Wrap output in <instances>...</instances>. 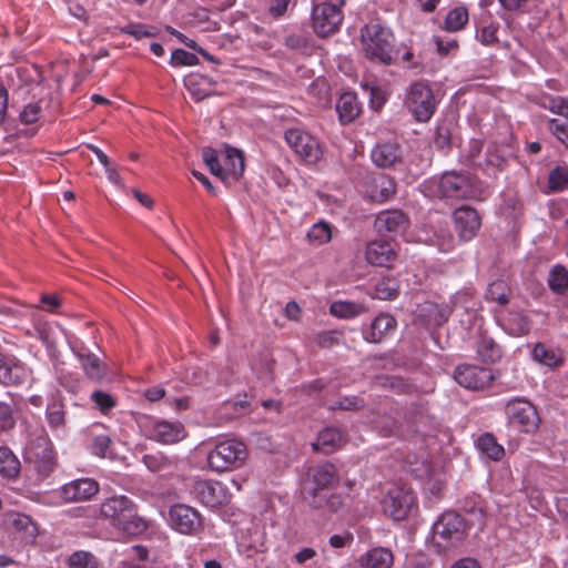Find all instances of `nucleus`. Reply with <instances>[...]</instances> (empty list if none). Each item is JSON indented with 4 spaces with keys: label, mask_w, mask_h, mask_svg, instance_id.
I'll return each instance as SVG.
<instances>
[{
    "label": "nucleus",
    "mask_w": 568,
    "mask_h": 568,
    "mask_svg": "<svg viewBox=\"0 0 568 568\" xmlns=\"http://www.w3.org/2000/svg\"><path fill=\"white\" fill-rule=\"evenodd\" d=\"M361 40L365 57L372 61L390 64L398 59L409 61L413 58L409 50L399 57V51L393 44V32L378 22L364 26L361 29Z\"/></svg>",
    "instance_id": "obj_1"
},
{
    "label": "nucleus",
    "mask_w": 568,
    "mask_h": 568,
    "mask_svg": "<svg viewBox=\"0 0 568 568\" xmlns=\"http://www.w3.org/2000/svg\"><path fill=\"white\" fill-rule=\"evenodd\" d=\"M100 516L129 536H139L148 529L146 521L136 515L135 505L125 496L106 498L100 506Z\"/></svg>",
    "instance_id": "obj_2"
},
{
    "label": "nucleus",
    "mask_w": 568,
    "mask_h": 568,
    "mask_svg": "<svg viewBox=\"0 0 568 568\" xmlns=\"http://www.w3.org/2000/svg\"><path fill=\"white\" fill-rule=\"evenodd\" d=\"M339 485L336 467L326 462L307 468L302 484V496L307 504L318 503V496L331 491Z\"/></svg>",
    "instance_id": "obj_3"
},
{
    "label": "nucleus",
    "mask_w": 568,
    "mask_h": 568,
    "mask_svg": "<svg viewBox=\"0 0 568 568\" xmlns=\"http://www.w3.org/2000/svg\"><path fill=\"white\" fill-rule=\"evenodd\" d=\"M466 528L465 519L460 515L447 511L434 523L432 541L436 547L446 549L464 540Z\"/></svg>",
    "instance_id": "obj_4"
},
{
    "label": "nucleus",
    "mask_w": 568,
    "mask_h": 568,
    "mask_svg": "<svg viewBox=\"0 0 568 568\" xmlns=\"http://www.w3.org/2000/svg\"><path fill=\"white\" fill-rule=\"evenodd\" d=\"M247 458L244 443L235 439L219 443L209 454L207 463L211 469L222 473L231 468L241 467Z\"/></svg>",
    "instance_id": "obj_5"
},
{
    "label": "nucleus",
    "mask_w": 568,
    "mask_h": 568,
    "mask_svg": "<svg viewBox=\"0 0 568 568\" xmlns=\"http://www.w3.org/2000/svg\"><path fill=\"white\" fill-rule=\"evenodd\" d=\"M506 415L510 425L521 432L535 433L539 428L540 418L536 407L528 400L515 398L507 403Z\"/></svg>",
    "instance_id": "obj_6"
},
{
    "label": "nucleus",
    "mask_w": 568,
    "mask_h": 568,
    "mask_svg": "<svg viewBox=\"0 0 568 568\" xmlns=\"http://www.w3.org/2000/svg\"><path fill=\"white\" fill-rule=\"evenodd\" d=\"M26 458L33 465L34 470L42 479L52 473L55 465L52 445L45 436H39L30 442L26 450Z\"/></svg>",
    "instance_id": "obj_7"
},
{
    "label": "nucleus",
    "mask_w": 568,
    "mask_h": 568,
    "mask_svg": "<svg viewBox=\"0 0 568 568\" xmlns=\"http://www.w3.org/2000/svg\"><path fill=\"white\" fill-rule=\"evenodd\" d=\"M285 141L294 152L305 162L314 164L321 160L323 151L318 141L300 129H290L285 132Z\"/></svg>",
    "instance_id": "obj_8"
},
{
    "label": "nucleus",
    "mask_w": 568,
    "mask_h": 568,
    "mask_svg": "<svg viewBox=\"0 0 568 568\" xmlns=\"http://www.w3.org/2000/svg\"><path fill=\"white\" fill-rule=\"evenodd\" d=\"M415 503L413 493L405 487L390 488L382 500V508L385 515L394 520L405 519Z\"/></svg>",
    "instance_id": "obj_9"
},
{
    "label": "nucleus",
    "mask_w": 568,
    "mask_h": 568,
    "mask_svg": "<svg viewBox=\"0 0 568 568\" xmlns=\"http://www.w3.org/2000/svg\"><path fill=\"white\" fill-rule=\"evenodd\" d=\"M453 436L448 427L428 419V453L443 468L449 458Z\"/></svg>",
    "instance_id": "obj_10"
},
{
    "label": "nucleus",
    "mask_w": 568,
    "mask_h": 568,
    "mask_svg": "<svg viewBox=\"0 0 568 568\" xmlns=\"http://www.w3.org/2000/svg\"><path fill=\"white\" fill-rule=\"evenodd\" d=\"M454 378L467 389L481 390L490 386L495 376L490 368L463 364L456 367Z\"/></svg>",
    "instance_id": "obj_11"
},
{
    "label": "nucleus",
    "mask_w": 568,
    "mask_h": 568,
    "mask_svg": "<svg viewBox=\"0 0 568 568\" xmlns=\"http://www.w3.org/2000/svg\"><path fill=\"white\" fill-rule=\"evenodd\" d=\"M312 20L314 31L325 38L337 31L343 21V14L335 4L321 3L314 7Z\"/></svg>",
    "instance_id": "obj_12"
},
{
    "label": "nucleus",
    "mask_w": 568,
    "mask_h": 568,
    "mask_svg": "<svg viewBox=\"0 0 568 568\" xmlns=\"http://www.w3.org/2000/svg\"><path fill=\"white\" fill-rule=\"evenodd\" d=\"M192 493L199 501L212 508L225 505L230 500L226 488L220 481L195 480Z\"/></svg>",
    "instance_id": "obj_13"
},
{
    "label": "nucleus",
    "mask_w": 568,
    "mask_h": 568,
    "mask_svg": "<svg viewBox=\"0 0 568 568\" xmlns=\"http://www.w3.org/2000/svg\"><path fill=\"white\" fill-rule=\"evenodd\" d=\"M171 525L175 530L185 535H194L202 530V517L192 507L174 505L170 508Z\"/></svg>",
    "instance_id": "obj_14"
},
{
    "label": "nucleus",
    "mask_w": 568,
    "mask_h": 568,
    "mask_svg": "<svg viewBox=\"0 0 568 568\" xmlns=\"http://www.w3.org/2000/svg\"><path fill=\"white\" fill-rule=\"evenodd\" d=\"M455 229L460 240H473L481 225V219L474 207L462 205L453 213Z\"/></svg>",
    "instance_id": "obj_15"
},
{
    "label": "nucleus",
    "mask_w": 568,
    "mask_h": 568,
    "mask_svg": "<svg viewBox=\"0 0 568 568\" xmlns=\"http://www.w3.org/2000/svg\"><path fill=\"white\" fill-rule=\"evenodd\" d=\"M404 105L415 121H426V83L423 81L413 82L405 95Z\"/></svg>",
    "instance_id": "obj_16"
},
{
    "label": "nucleus",
    "mask_w": 568,
    "mask_h": 568,
    "mask_svg": "<svg viewBox=\"0 0 568 568\" xmlns=\"http://www.w3.org/2000/svg\"><path fill=\"white\" fill-rule=\"evenodd\" d=\"M99 484L91 478L72 480L62 487V498L68 503L85 501L95 496Z\"/></svg>",
    "instance_id": "obj_17"
},
{
    "label": "nucleus",
    "mask_w": 568,
    "mask_h": 568,
    "mask_svg": "<svg viewBox=\"0 0 568 568\" xmlns=\"http://www.w3.org/2000/svg\"><path fill=\"white\" fill-rule=\"evenodd\" d=\"M397 253L389 241H373L366 247V260L369 264L381 267H392Z\"/></svg>",
    "instance_id": "obj_18"
},
{
    "label": "nucleus",
    "mask_w": 568,
    "mask_h": 568,
    "mask_svg": "<svg viewBox=\"0 0 568 568\" xmlns=\"http://www.w3.org/2000/svg\"><path fill=\"white\" fill-rule=\"evenodd\" d=\"M439 190L443 196L448 199H468L473 195L469 181L459 174H444L439 181Z\"/></svg>",
    "instance_id": "obj_19"
},
{
    "label": "nucleus",
    "mask_w": 568,
    "mask_h": 568,
    "mask_svg": "<svg viewBox=\"0 0 568 568\" xmlns=\"http://www.w3.org/2000/svg\"><path fill=\"white\" fill-rule=\"evenodd\" d=\"M408 225L406 214L400 210H388L381 212L375 219V230L379 233H400Z\"/></svg>",
    "instance_id": "obj_20"
},
{
    "label": "nucleus",
    "mask_w": 568,
    "mask_h": 568,
    "mask_svg": "<svg viewBox=\"0 0 568 568\" xmlns=\"http://www.w3.org/2000/svg\"><path fill=\"white\" fill-rule=\"evenodd\" d=\"M397 326L395 317L387 313H381L377 315L367 333H365V339L369 343H381L389 334H392Z\"/></svg>",
    "instance_id": "obj_21"
},
{
    "label": "nucleus",
    "mask_w": 568,
    "mask_h": 568,
    "mask_svg": "<svg viewBox=\"0 0 568 568\" xmlns=\"http://www.w3.org/2000/svg\"><path fill=\"white\" fill-rule=\"evenodd\" d=\"M184 84L196 102L217 94L213 89L215 82L202 74L192 73L187 75L184 80Z\"/></svg>",
    "instance_id": "obj_22"
},
{
    "label": "nucleus",
    "mask_w": 568,
    "mask_h": 568,
    "mask_svg": "<svg viewBox=\"0 0 568 568\" xmlns=\"http://www.w3.org/2000/svg\"><path fill=\"white\" fill-rule=\"evenodd\" d=\"M235 366L236 365L231 357H227L224 363H221L219 368L215 363H209L204 372L199 371V373H194V378L197 379L196 382L199 384H204L210 381V371H217V382L229 384L235 374Z\"/></svg>",
    "instance_id": "obj_23"
},
{
    "label": "nucleus",
    "mask_w": 568,
    "mask_h": 568,
    "mask_svg": "<svg viewBox=\"0 0 568 568\" xmlns=\"http://www.w3.org/2000/svg\"><path fill=\"white\" fill-rule=\"evenodd\" d=\"M24 377V368L14 359L0 353V383L7 386L20 385Z\"/></svg>",
    "instance_id": "obj_24"
},
{
    "label": "nucleus",
    "mask_w": 568,
    "mask_h": 568,
    "mask_svg": "<svg viewBox=\"0 0 568 568\" xmlns=\"http://www.w3.org/2000/svg\"><path fill=\"white\" fill-rule=\"evenodd\" d=\"M372 160L379 168H389L402 160L400 148L397 143H382L372 151Z\"/></svg>",
    "instance_id": "obj_25"
},
{
    "label": "nucleus",
    "mask_w": 568,
    "mask_h": 568,
    "mask_svg": "<svg viewBox=\"0 0 568 568\" xmlns=\"http://www.w3.org/2000/svg\"><path fill=\"white\" fill-rule=\"evenodd\" d=\"M344 444L342 433L335 427H327L320 432L317 440L313 443V449L329 455Z\"/></svg>",
    "instance_id": "obj_26"
},
{
    "label": "nucleus",
    "mask_w": 568,
    "mask_h": 568,
    "mask_svg": "<svg viewBox=\"0 0 568 568\" xmlns=\"http://www.w3.org/2000/svg\"><path fill=\"white\" fill-rule=\"evenodd\" d=\"M153 436L161 443L174 444L184 438L185 432L181 423L161 420L154 424Z\"/></svg>",
    "instance_id": "obj_27"
},
{
    "label": "nucleus",
    "mask_w": 568,
    "mask_h": 568,
    "mask_svg": "<svg viewBox=\"0 0 568 568\" xmlns=\"http://www.w3.org/2000/svg\"><path fill=\"white\" fill-rule=\"evenodd\" d=\"M513 298V290L505 280H496L488 284L485 300L496 303L499 307H506Z\"/></svg>",
    "instance_id": "obj_28"
},
{
    "label": "nucleus",
    "mask_w": 568,
    "mask_h": 568,
    "mask_svg": "<svg viewBox=\"0 0 568 568\" xmlns=\"http://www.w3.org/2000/svg\"><path fill=\"white\" fill-rule=\"evenodd\" d=\"M336 111L338 112L339 120L343 123L354 121L361 113L357 97L351 92L343 93L337 100Z\"/></svg>",
    "instance_id": "obj_29"
},
{
    "label": "nucleus",
    "mask_w": 568,
    "mask_h": 568,
    "mask_svg": "<svg viewBox=\"0 0 568 568\" xmlns=\"http://www.w3.org/2000/svg\"><path fill=\"white\" fill-rule=\"evenodd\" d=\"M77 356L81 361L82 367H83L88 378L95 381V382H101L105 377V375H106L105 367L101 363L100 358L97 355H94L92 353L84 354V353L78 352Z\"/></svg>",
    "instance_id": "obj_30"
},
{
    "label": "nucleus",
    "mask_w": 568,
    "mask_h": 568,
    "mask_svg": "<svg viewBox=\"0 0 568 568\" xmlns=\"http://www.w3.org/2000/svg\"><path fill=\"white\" fill-rule=\"evenodd\" d=\"M503 326L513 336H524L530 331V321L524 313L509 312Z\"/></svg>",
    "instance_id": "obj_31"
},
{
    "label": "nucleus",
    "mask_w": 568,
    "mask_h": 568,
    "mask_svg": "<svg viewBox=\"0 0 568 568\" xmlns=\"http://www.w3.org/2000/svg\"><path fill=\"white\" fill-rule=\"evenodd\" d=\"M477 447L481 454L496 462L505 456L504 447L497 443L496 437L490 433H485L478 437Z\"/></svg>",
    "instance_id": "obj_32"
},
{
    "label": "nucleus",
    "mask_w": 568,
    "mask_h": 568,
    "mask_svg": "<svg viewBox=\"0 0 568 568\" xmlns=\"http://www.w3.org/2000/svg\"><path fill=\"white\" fill-rule=\"evenodd\" d=\"M395 182L387 175L379 174L374 178V185L371 192L372 200L376 202H384L395 193Z\"/></svg>",
    "instance_id": "obj_33"
},
{
    "label": "nucleus",
    "mask_w": 568,
    "mask_h": 568,
    "mask_svg": "<svg viewBox=\"0 0 568 568\" xmlns=\"http://www.w3.org/2000/svg\"><path fill=\"white\" fill-rule=\"evenodd\" d=\"M329 312L339 318H352L366 312V307L361 303L337 301L331 304Z\"/></svg>",
    "instance_id": "obj_34"
},
{
    "label": "nucleus",
    "mask_w": 568,
    "mask_h": 568,
    "mask_svg": "<svg viewBox=\"0 0 568 568\" xmlns=\"http://www.w3.org/2000/svg\"><path fill=\"white\" fill-rule=\"evenodd\" d=\"M225 165V171H227L235 180H239L243 175L245 169L244 154L242 151L229 146L226 149Z\"/></svg>",
    "instance_id": "obj_35"
},
{
    "label": "nucleus",
    "mask_w": 568,
    "mask_h": 568,
    "mask_svg": "<svg viewBox=\"0 0 568 568\" xmlns=\"http://www.w3.org/2000/svg\"><path fill=\"white\" fill-rule=\"evenodd\" d=\"M366 568H389L393 565V554L386 548H374L365 558Z\"/></svg>",
    "instance_id": "obj_36"
},
{
    "label": "nucleus",
    "mask_w": 568,
    "mask_h": 568,
    "mask_svg": "<svg viewBox=\"0 0 568 568\" xmlns=\"http://www.w3.org/2000/svg\"><path fill=\"white\" fill-rule=\"evenodd\" d=\"M478 356L485 363H495L501 357L500 347L497 343L487 336H481L477 346Z\"/></svg>",
    "instance_id": "obj_37"
},
{
    "label": "nucleus",
    "mask_w": 568,
    "mask_h": 568,
    "mask_svg": "<svg viewBox=\"0 0 568 568\" xmlns=\"http://www.w3.org/2000/svg\"><path fill=\"white\" fill-rule=\"evenodd\" d=\"M20 462L7 447H0V474L13 478L19 474Z\"/></svg>",
    "instance_id": "obj_38"
},
{
    "label": "nucleus",
    "mask_w": 568,
    "mask_h": 568,
    "mask_svg": "<svg viewBox=\"0 0 568 568\" xmlns=\"http://www.w3.org/2000/svg\"><path fill=\"white\" fill-rule=\"evenodd\" d=\"M468 22V11L465 7H456L450 10L444 21V29L449 32L462 30Z\"/></svg>",
    "instance_id": "obj_39"
},
{
    "label": "nucleus",
    "mask_w": 568,
    "mask_h": 568,
    "mask_svg": "<svg viewBox=\"0 0 568 568\" xmlns=\"http://www.w3.org/2000/svg\"><path fill=\"white\" fill-rule=\"evenodd\" d=\"M432 227L434 229V235L433 239L430 240V244L436 245L440 252L452 251L455 246V239L450 233L448 225H438L437 229L433 225Z\"/></svg>",
    "instance_id": "obj_40"
},
{
    "label": "nucleus",
    "mask_w": 568,
    "mask_h": 568,
    "mask_svg": "<svg viewBox=\"0 0 568 568\" xmlns=\"http://www.w3.org/2000/svg\"><path fill=\"white\" fill-rule=\"evenodd\" d=\"M318 503L308 504L311 507L316 509H327L328 511L336 513L343 508L345 498L341 494L325 493L317 497Z\"/></svg>",
    "instance_id": "obj_41"
},
{
    "label": "nucleus",
    "mask_w": 568,
    "mask_h": 568,
    "mask_svg": "<svg viewBox=\"0 0 568 568\" xmlns=\"http://www.w3.org/2000/svg\"><path fill=\"white\" fill-rule=\"evenodd\" d=\"M69 568H98L97 558L89 551L79 550L68 558Z\"/></svg>",
    "instance_id": "obj_42"
},
{
    "label": "nucleus",
    "mask_w": 568,
    "mask_h": 568,
    "mask_svg": "<svg viewBox=\"0 0 568 568\" xmlns=\"http://www.w3.org/2000/svg\"><path fill=\"white\" fill-rule=\"evenodd\" d=\"M548 284L554 292L562 293L568 287V271L564 266H555L550 272Z\"/></svg>",
    "instance_id": "obj_43"
},
{
    "label": "nucleus",
    "mask_w": 568,
    "mask_h": 568,
    "mask_svg": "<svg viewBox=\"0 0 568 568\" xmlns=\"http://www.w3.org/2000/svg\"><path fill=\"white\" fill-rule=\"evenodd\" d=\"M202 156L211 173L222 180H225V169L220 165L217 152L213 148H204Z\"/></svg>",
    "instance_id": "obj_44"
},
{
    "label": "nucleus",
    "mask_w": 568,
    "mask_h": 568,
    "mask_svg": "<svg viewBox=\"0 0 568 568\" xmlns=\"http://www.w3.org/2000/svg\"><path fill=\"white\" fill-rule=\"evenodd\" d=\"M307 237L311 242H315L317 244H325L331 241L332 231L331 226L326 222H318L312 226V229L307 232Z\"/></svg>",
    "instance_id": "obj_45"
},
{
    "label": "nucleus",
    "mask_w": 568,
    "mask_h": 568,
    "mask_svg": "<svg viewBox=\"0 0 568 568\" xmlns=\"http://www.w3.org/2000/svg\"><path fill=\"white\" fill-rule=\"evenodd\" d=\"M398 284L390 278H383L375 286V296L379 300H393L398 294Z\"/></svg>",
    "instance_id": "obj_46"
},
{
    "label": "nucleus",
    "mask_w": 568,
    "mask_h": 568,
    "mask_svg": "<svg viewBox=\"0 0 568 568\" xmlns=\"http://www.w3.org/2000/svg\"><path fill=\"white\" fill-rule=\"evenodd\" d=\"M549 189L552 191H562L568 186V169L557 166L550 171L548 178Z\"/></svg>",
    "instance_id": "obj_47"
},
{
    "label": "nucleus",
    "mask_w": 568,
    "mask_h": 568,
    "mask_svg": "<svg viewBox=\"0 0 568 568\" xmlns=\"http://www.w3.org/2000/svg\"><path fill=\"white\" fill-rule=\"evenodd\" d=\"M47 417L51 427L58 428L63 426L65 422L63 404L61 402L50 404L47 408Z\"/></svg>",
    "instance_id": "obj_48"
},
{
    "label": "nucleus",
    "mask_w": 568,
    "mask_h": 568,
    "mask_svg": "<svg viewBox=\"0 0 568 568\" xmlns=\"http://www.w3.org/2000/svg\"><path fill=\"white\" fill-rule=\"evenodd\" d=\"M532 356L537 362L550 367L558 365L560 362L556 354L552 351L547 349L541 343L536 344L532 349Z\"/></svg>",
    "instance_id": "obj_49"
},
{
    "label": "nucleus",
    "mask_w": 568,
    "mask_h": 568,
    "mask_svg": "<svg viewBox=\"0 0 568 568\" xmlns=\"http://www.w3.org/2000/svg\"><path fill=\"white\" fill-rule=\"evenodd\" d=\"M154 28H148L142 23H130L125 27L120 28V32L124 34H130L135 39L142 38H152L156 36V32L153 30Z\"/></svg>",
    "instance_id": "obj_50"
},
{
    "label": "nucleus",
    "mask_w": 568,
    "mask_h": 568,
    "mask_svg": "<svg viewBox=\"0 0 568 568\" xmlns=\"http://www.w3.org/2000/svg\"><path fill=\"white\" fill-rule=\"evenodd\" d=\"M450 308L448 305H438L428 303V322H433L436 325H442L448 320Z\"/></svg>",
    "instance_id": "obj_51"
},
{
    "label": "nucleus",
    "mask_w": 568,
    "mask_h": 568,
    "mask_svg": "<svg viewBox=\"0 0 568 568\" xmlns=\"http://www.w3.org/2000/svg\"><path fill=\"white\" fill-rule=\"evenodd\" d=\"M498 24L490 23L481 27L477 32V39L485 45H493L498 42Z\"/></svg>",
    "instance_id": "obj_52"
},
{
    "label": "nucleus",
    "mask_w": 568,
    "mask_h": 568,
    "mask_svg": "<svg viewBox=\"0 0 568 568\" xmlns=\"http://www.w3.org/2000/svg\"><path fill=\"white\" fill-rule=\"evenodd\" d=\"M199 62V58L191 52L183 49H176L172 52L171 63L173 65H195Z\"/></svg>",
    "instance_id": "obj_53"
},
{
    "label": "nucleus",
    "mask_w": 568,
    "mask_h": 568,
    "mask_svg": "<svg viewBox=\"0 0 568 568\" xmlns=\"http://www.w3.org/2000/svg\"><path fill=\"white\" fill-rule=\"evenodd\" d=\"M91 398L103 414L108 413L115 406L114 398L102 390L93 392Z\"/></svg>",
    "instance_id": "obj_54"
},
{
    "label": "nucleus",
    "mask_w": 568,
    "mask_h": 568,
    "mask_svg": "<svg viewBox=\"0 0 568 568\" xmlns=\"http://www.w3.org/2000/svg\"><path fill=\"white\" fill-rule=\"evenodd\" d=\"M16 425L13 410L7 403L0 402V430H9Z\"/></svg>",
    "instance_id": "obj_55"
},
{
    "label": "nucleus",
    "mask_w": 568,
    "mask_h": 568,
    "mask_svg": "<svg viewBox=\"0 0 568 568\" xmlns=\"http://www.w3.org/2000/svg\"><path fill=\"white\" fill-rule=\"evenodd\" d=\"M41 106L38 103H29L20 112L19 119L23 124H33L38 121Z\"/></svg>",
    "instance_id": "obj_56"
},
{
    "label": "nucleus",
    "mask_w": 568,
    "mask_h": 568,
    "mask_svg": "<svg viewBox=\"0 0 568 568\" xmlns=\"http://www.w3.org/2000/svg\"><path fill=\"white\" fill-rule=\"evenodd\" d=\"M548 129L568 149V124L559 123L557 119H550Z\"/></svg>",
    "instance_id": "obj_57"
},
{
    "label": "nucleus",
    "mask_w": 568,
    "mask_h": 568,
    "mask_svg": "<svg viewBox=\"0 0 568 568\" xmlns=\"http://www.w3.org/2000/svg\"><path fill=\"white\" fill-rule=\"evenodd\" d=\"M437 466V469L434 470V483L432 484L430 491L434 496L442 497L446 487V479L444 467L442 468L438 463Z\"/></svg>",
    "instance_id": "obj_58"
},
{
    "label": "nucleus",
    "mask_w": 568,
    "mask_h": 568,
    "mask_svg": "<svg viewBox=\"0 0 568 568\" xmlns=\"http://www.w3.org/2000/svg\"><path fill=\"white\" fill-rule=\"evenodd\" d=\"M310 44V39L304 33H292L285 38V45L292 50H303Z\"/></svg>",
    "instance_id": "obj_59"
},
{
    "label": "nucleus",
    "mask_w": 568,
    "mask_h": 568,
    "mask_svg": "<svg viewBox=\"0 0 568 568\" xmlns=\"http://www.w3.org/2000/svg\"><path fill=\"white\" fill-rule=\"evenodd\" d=\"M434 42L437 48V52L439 55L445 57L449 54L453 50L458 49V42L455 39H443L442 37H434Z\"/></svg>",
    "instance_id": "obj_60"
},
{
    "label": "nucleus",
    "mask_w": 568,
    "mask_h": 568,
    "mask_svg": "<svg viewBox=\"0 0 568 568\" xmlns=\"http://www.w3.org/2000/svg\"><path fill=\"white\" fill-rule=\"evenodd\" d=\"M111 439L106 435L97 436L92 443V452L99 457H106Z\"/></svg>",
    "instance_id": "obj_61"
},
{
    "label": "nucleus",
    "mask_w": 568,
    "mask_h": 568,
    "mask_svg": "<svg viewBox=\"0 0 568 568\" xmlns=\"http://www.w3.org/2000/svg\"><path fill=\"white\" fill-rule=\"evenodd\" d=\"M450 143V130L447 125H439L437 126L436 129V133H435V144L439 148V149H444L446 146H448Z\"/></svg>",
    "instance_id": "obj_62"
},
{
    "label": "nucleus",
    "mask_w": 568,
    "mask_h": 568,
    "mask_svg": "<svg viewBox=\"0 0 568 568\" xmlns=\"http://www.w3.org/2000/svg\"><path fill=\"white\" fill-rule=\"evenodd\" d=\"M11 525L19 531H28L29 528H33L31 518L21 514L11 516Z\"/></svg>",
    "instance_id": "obj_63"
},
{
    "label": "nucleus",
    "mask_w": 568,
    "mask_h": 568,
    "mask_svg": "<svg viewBox=\"0 0 568 568\" xmlns=\"http://www.w3.org/2000/svg\"><path fill=\"white\" fill-rule=\"evenodd\" d=\"M548 109L554 113L568 116V100L562 98L551 99Z\"/></svg>",
    "instance_id": "obj_64"
}]
</instances>
